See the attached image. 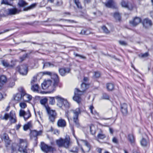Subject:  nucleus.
<instances>
[{
    "label": "nucleus",
    "mask_w": 153,
    "mask_h": 153,
    "mask_svg": "<svg viewBox=\"0 0 153 153\" xmlns=\"http://www.w3.org/2000/svg\"><path fill=\"white\" fill-rule=\"evenodd\" d=\"M89 88V85L83 83L81 85V90L76 88L74 91V96L73 97L74 100L79 103L80 102L81 98V96L82 95L85 91Z\"/></svg>",
    "instance_id": "obj_1"
},
{
    "label": "nucleus",
    "mask_w": 153,
    "mask_h": 153,
    "mask_svg": "<svg viewBox=\"0 0 153 153\" xmlns=\"http://www.w3.org/2000/svg\"><path fill=\"white\" fill-rule=\"evenodd\" d=\"M56 143L59 147H64L66 148H68L71 143L70 139L69 136H67L65 139L60 138L57 140Z\"/></svg>",
    "instance_id": "obj_2"
},
{
    "label": "nucleus",
    "mask_w": 153,
    "mask_h": 153,
    "mask_svg": "<svg viewBox=\"0 0 153 153\" xmlns=\"http://www.w3.org/2000/svg\"><path fill=\"white\" fill-rule=\"evenodd\" d=\"M71 111L73 114V120L75 126L77 127L80 126V125L78 119L79 115L80 114L81 111L79 108H77L74 110H72Z\"/></svg>",
    "instance_id": "obj_3"
},
{
    "label": "nucleus",
    "mask_w": 153,
    "mask_h": 153,
    "mask_svg": "<svg viewBox=\"0 0 153 153\" xmlns=\"http://www.w3.org/2000/svg\"><path fill=\"white\" fill-rule=\"evenodd\" d=\"M55 98L57 101V105L59 107L62 108L63 106L65 108L69 107V104L66 100L59 96H56Z\"/></svg>",
    "instance_id": "obj_4"
},
{
    "label": "nucleus",
    "mask_w": 153,
    "mask_h": 153,
    "mask_svg": "<svg viewBox=\"0 0 153 153\" xmlns=\"http://www.w3.org/2000/svg\"><path fill=\"white\" fill-rule=\"evenodd\" d=\"M42 87L43 89L45 90L48 88L50 90L48 92V93L53 92L54 90H53V83L52 80H48L45 81L42 84Z\"/></svg>",
    "instance_id": "obj_5"
},
{
    "label": "nucleus",
    "mask_w": 153,
    "mask_h": 153,
    "mask_svg": "<svg viewBox=\"0 0 153 153\" xmlns=\"http://www.w3.org/2000/svg\"><path fill=\"white\" fill-rule=\"evenodd\" d=\"M46 109L48 113L49 120L53 122L56 117L57 114L54 110L51 109L49 106H46Z\"/></svg>",
    "instance_id": "obj_6"
},
{
    "label": "nucleus",
    "mask_w": 153,
    "mask_h": 153,
    "mask_svg": "<svg viewBox=\"0 0 153 153\" xmlns=\"http://www.w3.org/2000/svg\"><path fill=\"white\" fill-rule=\"evenodd\" d=\"M27 144V143L26 140L19 139V151L21 152L25 153Z\"/></svg>",
    "instance_id": "obj_7"
},
{
    "label": "nucleus",
    "mask_w": 153,
    "mask_h": 153,
    "mask_svg": "<svg viewBox=\"0 0 153 153\" xmlns=\"http://www.w3.org/2000/svg\"><path fill=\"white\" fill-rule=\"evenodd\" d=\"M19 115L20 117H23L25 120L31 116V114L29 110L27 111H25L24 110L21 109L19 112Z\"/></svg>",
    "instance_id": "obj_8"
},
{
    "label": "nucleus",
    "mask_w": 153,
    "mask_h": 153,
    "mask_svg": "<svg viewBox=\"0 0 153 153\" xmlns=\"http://www.w3.org/2000/svg\"><path fill=\"white\" fill-rule=\"evenodd\" d=\"M41 149L42 151L46 153L53 152L55 149L54 148L49 146L44 143H41Z\"/></svg>",
    "instance_id": "obj_9"
},
{
    "label": "nucleus",
    "mask_w": 153,
    "mask_h": 153,
    "mask_svg": "<svg viewBox=\"0 0 153 153\" xmlns=\"http://www.w3.org/2000/svg\"><path fill=\"white\" fill-rule=\"evenodd\" d=\"M19 91L22 93V98L24 101H28L30 100L32 98V96L28 94H26L22 88H21L19 90Z\"/></svg>",
    "instance_id": "obj_10"
},
{
    "label": "nucleus",
    "mask_w": 153,
    "mask_h": 153,
    "mask_svg": "<svg viewBox=\"0 0 153 153\" xmlns=\"http://www.w3.org/2000/svg\"><path fill=\"white\" fill-rule=\"evenodd\" d=\"M42 133V130L39 131L36 130L32 131L30 133V137L32 139H33L37 141L38 138L37 136L41 135Z\"/></svg>",
    "instance_id": "obj_11"
},
{
    "label": "nucleus",
    "mask_w": 153,
    "mask_h": 153,
    "mask_svg": "<svg viewBox=\"0 0 153 153\" xmlns=\"http://www.w3.org/2000/svg\"><path fill=\"white\" fill-rule=\"evenodd\" d=\"M17 69L22 75H26L27 72V67L26 65H24L17 67Z\"/></svg>",
    "instance_id": "obj_12"
},
{
    "label": "nucleus",
    "mask_w": 153,
    "mask_h": 153,
    "mask_svg": "<svg viewBox=\"0 0 153 153\" xmlns=\"http://www.w3.org/2000/svg\"><path fill=\"white\" fill-rule=\"evenodd\" d=\"M51 78L53 80L52 81L53 83V90H54L55 88L58 85V77L57 75L54 73L52 72V75H51Z\"/></svg>",
    "instance_id": "obj_13"
},
{
    "label": "nucleus",
    "mask_w": 153,
    "mask_h": 153,
    "mask_svg": "<svg viewBox=\"0 0 153 153\" xmlns=\"http://www.w3.org/2000/svg\"><path fill=\"white\" fill-rule=\"evenodd\" d=\"M141 21L140 18L138 17H135L132 20L129 22L130 24L132 26L135 27L138 25Z\"/></svg>",
    "instance_id": "obj_14"
},
{
    "label": "nucleus",
    "mask_w": 153,
    "mask_h": 153,
    "mask_svg": "<svg viewBox=\"0 0 153 153\" xmlns=\"http://www.w3.org/2000/svg\"><path fill=\"white\" fill-rule=\"evenodd\" d=\"M17 61L16 60H11V62H13V64H10L7 60H3L1 61V63L5 67H13L16 65Z\"/></svg>",
    "instance_id": "obj_15"
},
{
    "label": "nucleus",
    "mask_w": 153,
    "mask_h": 153,
    "mask_svg": "<svg viewBox=\"0 0 153 153\" xmlns=\"http://www.w3.org/2000/svg\"><path fill=\"white\" fill-rule=\"evenodd\" d=\"M142 24L143 27L146 28L150 27L152 25L151 21L148 19H144L143 21Z\"/></svg>",
    "instance_id": "obj_16"
},
{
    "label": "nucleus",
    "mask_w": 153,
    "mask_h": 153,
    "mask_svg": "<svg viewBox=\"0 0 153 153\" xmlns=\"http://www.w3.org/2000/svg\"><path fill=\"white\" fill-rule=\"evenodd\" d=\"M21 10L16 8H10L7 9L8 14L10 15H13L19 13Z\"/></svg>",
    "instance_id": "obj_17"
},
{
    "label": "nucleus",
    "mask_w": 153,
    "mask_h": 153,
    "mask_svg": "<svg viewBox=\"0 0 153 153\" xmlns=\"http://www.w3.org/2000/svg\"><path fill=\"white\" fill-rule=\"evenodd\" d=\"M121 4L123 7L127 8L129 10H131L133 9V6L131 4H128L127 2L124 1H123L121 3Z\"/></svg>",
    "instance_id": "obj_18"
},
{
    "label": "nucleus",
    "mask_w": 153,
    "mask_h": 153,
    "mask_svg": "<svg viewBox=\"0 0 153 153\" xmlns=\"http://www.w3.org/2000/svg\"><path fill=\"white\" fill-rule=\"evenodd\" d=\"M141 145L143 147H146L149 145V142L148 139L143 138L140 141Z\"/></svg>",
    "instance_id": "obj_19"
},
{
    "label": "nucleus",
    "mask_w": 153,
    "mask_h": 153,
    "mask_svg": "<svg viewBox=\"0 0 153 153\" xmlns=\"http://www.w3.org/2000/svg\"><path fill=\"white\" fill-rule=\"evenodd\" d=\"M59 73L62 76H64L66 73H68L70 71L69 68H61L59 70Z\"/></svg>",
    "instance_id": "obj_20"
},
{
    "label": "nucleus",
    "mask_w": 153,
    "mask_h": 153,
    "mask_svg": "<svg viewBox=\"0 0 153 153\" xmlns=\"http://www.w3.org/2000/svg\"><path fill=\"white\" fill-rule=\"evenodd\" d=\"M121 111L123 114H125L127 113V105L125 103L123 104L121 106Z\"/></svg>",
    "instance_id": "obj_21"
},
{
    "label": "nucleus",
    "mask_w": 153,
    "mask_h": 153,
    "mask_svg": "<svg viewBox=\"0 0 153 153\" xmlns=\"http://www.w3.org/2000/svg\"><path fill=\"white\" fill-rule=\"evenodd\" d=\"M57 125L58 126L64 127L66 126V123L65 121L62 119H59L57 122Z\"/></svg>",
    "instance_id": "obj_22"
},
{
    "label": "nucleus",
    "mask_w": 153,
    "mask_h": 153,
    "mask_svg": "<svg viewBox=\"0 0 153 153\" xmlns=\"http://www.w3.org/2000/svg\"><path fill=\"white\" fill-rule=\"evenodd\" d=\"M22 98V93H17L13 97L14 100L16 101H20Z\"/></svg>",
    "instance_id": "obj_23"
},
{
    "label": "nucleus",
    "mask_w": 153,
    "mask_h": 153,
    "mask_svg": "<svg viewBox=\"0 0 153 153\" xmlns=\"http://www.w3.org/2000/svg\"><path fill=\"white\" fill-rule=\"evenodd\" d=\"M97 137L98 139H103L106 137L105 134L103 133V131L101 129H100V131L97 135Z\"/></svg>",
    "instance_id": "obj_24"
},
{
    "label": "nucleus",
    "mask_w": 153,
    "mask_h": 153,
    "mask_svg": "<svg viewBox=\"0 0 153 153\" xmlns=\"http://www.w3.org/2000/svg\"><path fill=\"white\" fill-rule=\"evenodd\" d=\"M80 140L87 147V152H88L90 150L91 147L90 144L86 140Z\"/></svg>",
    "instance_id": "obj_25"
},
{
    "label": "nucleus",
    "mask_w": 153,
    "mask_h": 153,
    "mask_svg": "<svg viewBox=\"0 0 153 153\" xmlns=\"http://www.w3.org/2000/svg\"><path fill=\"white\" fill-rule=\"evenodd\" d=\"M10 120L12 123H14L16 122L14 114L11 112H10Z\"/></svg>",
    "instance_id": "obj_26"
},
{
    "label": "nucleus",
    "mask_w": 153,
    "mask_h": 153,
    "mask_svg": "<svg viewBox=\"0 0 153 153\" xmlns=\"http://www.w3.org/2000/svg\"><path fill=\"white\" fill-rule=\"evenodd\" d=\"M7 81V79L5 76L1 75L0 76V84L3 85Z\"/></svg>",
    "instance_id": "obj_27"
},
{
    "label": "nucleus",
    "mask_w": 153,
    "mask_h": 153,
    "mask_svg": "<svg viewBox=\"0 0 153 153\" xmlns=\"http://www.w3.org/2000/svg\"><path fill=\"white\" fill-rule=\"evenodd\" d=\"M48 101V99L46 97H45L43 99H41L40 100V102L41 104L44 105L45 108L46 106H49L47 104Z\"/></svg>",
    "instance_id": "obj_28"
},
{
    "label": "nucleus",
    "mask_w": 153,
    "mask_h": 153,
    "mask_svg": "<svg viewBox=\"0 0 153 153\" xmlns=\"http://www.w3.org/2000/svg\"><path fill=\"white\" fill-rule=\"evenodd\" d=\"M114 3L113 1L110 0L105 4V5L106 7H108L112 8L114 6Z\"/></svg>",
    "instance_id": "obj_29"
},
{
    "label": "nucleus",
    "mask_w": 153,
    "mask_h": 153,
    "mask_svg": "<svg viewBox=\"0 0 153 153\" xmlns=\"http://www.w3.org/2000/svg\"><path fill=\"white\" fill-rule=\"evenodd\" d=\"M32 126V123L31 121L27 123L26 124H25L23 126V129L25 131H26L29 129Z\"/></svg>",
    "instance_id": "obj_30"
},
{
    "label": "nucleus",
    "mask_w": 153,
    "mask_h": 153,
    "mask_svg": "<svg viewBox=\"0 0 153 153\" xmlns=\"http://www.w3.org/2000/svg\"><path fill=\"white\" fill-rule=\"evenodd\" d=\"M128 139L131 143H134L135 142V138L134 135L132 134H129L128 135Z\"/></svg>",
    "instance_id": "obj_31"
},
{
    "label": "nucleus",
    "mask_w": 153,
    "mask_h": 153,
    "mask_svg": "<svg viewBox=\"0 0 153 153\" xmlns=\"http://www.w3.org/2000/svg\"><path fill=\"white\" fill-rule=\"evenodd\" d=\"M27 4L24 0H19L18 4L20 7H23L27 5Z\"/></svg>",
    "instance_id": "obj_32"
},
{
    "label": "nucleus",
    "mask_w": 153,
    "mask_h": 153,
    "mask_svg": "<svg viewBox=\"0 0 153 153\" xmlns=\"http://www.w3.org/2000/svg\"><path fill=\"white\" fill-rule=\"evenodd\" d=\"M39 87L37 84H35L34 85H32L31 87V90L34 92H36L38 93H39L38 90Z\"/></svg>",
    "instance_id": "obj_33"
},
{
    "label": "nucleus",
    "mask_w": 153,
    "mask_h": 153,
    "mask_svg": "<svg viewBox=\"0 0 153 153\" xmlns=\"http://www.w3.org/2000/svg\"><path fill=\"white\" fill-rule=\"evenodd\" d=\"M90 132L92 135H94L96 132L95 128L94 125L91 124L90 126Z\"/></svg>",
    "instance_id": "obj_34"
},
{
    "label": "nucleus",
    "mask_w": 153,
    "mask_h": 153,
    "mask_svg": "<svg viewBox=\"0 0 153 153\" xmlns=\"http://www.w3.org/2000/svg\"><path fill=\"white\" fill-rule=\"evenodd\" d=\"M107 88L108 91H112L114 88V85L113 84L111 83H109L107 84Z\"/></svg>",
    "instance_id": "obj_35"
},
{
    "label": "nucleus",
    "mask_w": 153,
    "mask_h": 153,
    "mask_svg": "<svg viewBox=\"0 0 153 153\" xmlns=\"http://www.w3.org/2000/svg\"><path fill=\"white\" fill-rule=\"evenodd\" d=\"M43 64V68L45 67H52L54 66V65L53 64L49 62H46L44 63Z\"/></svg>",
    "instance_id": "obj_36"
},
{
    "label": "nucleus",
    "mask_w": 153,
    "mask_h": 153,
    "mask_svg": "<svg viewBox=\"0 0 153 153\" xmlns=\"http://www.w3.org/2000/svg\"><path fill=\"white\" fill-rule=\"evenodd\" d=\"M36 3L33 4L26 8L24 9L23 10L24 11H27L28 10L31 9H33V8H35L36 7Z\"/></svg>",
    "instance_id": "obj_37"
},
{
    "label": "nucleus",
    "mask_w": 153,
    "mask_h": 153,
    "mask_svg": "<svg viewBox=\"0 0 153 153\" xmlns=\"http://www.w3.org/2000/svg\"><path fill=\"white\" fill-rule=\"evenodd\" d=\"M114 17L117 20L119 21H120L121 19L120 16V13L118 12L114 13Z\"/></svg>",
    "instance_id": "obj_38"
},
{
    "label": "nucleus",
    "mask_w": 153,
    "mask_h": 153,
    "mask_svg": "<svg viewBox=\"0 0 153 153\" xmlns=\"http://www.w3.org/2000/svg\"><path fill=\"white\" fill-rule=\"evenodd\" d=\"M49 98L50 99L49 100V103L51 105H53L55 104V97H49Z\"/></svg>",
    "instance_id": "obj_39"
},
{
    "label": "nucleus",
    "mask_w": 153,
    "mask_h": 153,
    "mask_svg": "<svg viewBox=\"0 0 153 153\" xmlns=\"http://www.w3.org/2000/svg\"><path fill=\"white\" fill-rule=\"evenodd\" d=\"M74 2L78 8L79 9L82 8V6L79 0H74Z\"/></svg>",
    "instance_id": "obj_40"
},
{
    "label": "nucleus",
    "mask_w": 153,
    "mask_h": 153,
    "mask_svg": "<svg viewBox=\"0 0 153 153\" xmlns=\"http://www.w3.org/2000/svg\"><path fill=\"white\" fill-rule=\"evenodd\" d=\"M1 137L2 140H3L4 141L9 139L8 135L6 133L3 134V135L1 136Z\"/></svg>",
    "instance_id": "obj_41"
},
{
    "label": "nucleus",
    "mask_w": 153,
    "mask_h": 153,
    "mask_svg": "<svg viewBox=\"0 0 153 153\" xmlns=\"http://www.w3.org/2000/svg\"><path fill=\"white\" fill-rule=\"evenodd\" d=\"M149 53L147 52L145 53H141L139 55V57L142 58H145L149 56Z\"/></svg>",
    "instance_id": "obj_42"
},
{
    "label": "nucleus",
    "mask_w": 153,
    "mask_h": 153,
    "mask_svg": "<svg viewBox=\"0 0 153 153\" xmlns=\"http://www.w3.org/2000/svg\"><path fill=\"white\" fill-rule=\"evenodd\" d=\"M1 4L10 5L9 2V0H1Z\"/></svg>",
    "instance_id": "obj_43"
},
{
    "label": "nucleus",
    "mask_w": 153,
    "mask_h": 153,
    "mask_svg": "<svg viewBox=\"0 0 153 153\" xmlns=\"http://www.w3.org/2000/svg\"><path fill=\"white\" fill-rule=\"evenodd\" d=\"M89 109L90 110L91 113L93 114H97V112L95 111H93V110L94 109V107L93 106V105H91L89 107Z\"/></svg>",
    "instance_id": "obj_44"
},
{
    "label": "nucleus",
    "mask_w": 153,
    "mask_h": 153,
    "mask_svg": "<svg viewBox=\"0 0 153 153\" xmlns=\"http://www.w3.org/2000/svg\"><path fill=\"white\" fill-rule=\"evenodd\" d=\"M102 30H103L104 32L106 33H109V31L108 30L106 27L104 26L102 27Z\"/></svg>",
    "instance_id": "obj_45"
},
{
    "label": "nucleus",
    "mask_w": 153,
    "mask_h": 153,
    "mask_svg": "<svg viewBox=\"0 0 153 153\" xmlns=\"http://www.w3.org/2000/svg\"><path fill=\"white\" fill-rule=\"evenodd\" d=\"M70 151L74 153H77L78 152V149L76 146H75Z\"/></svg>",
    "instance_id": "obj_46"
},
{
    "label": "nucleus",
    "mask_w": 153,
    "mask_h": 153,
    "mask_svg": "<svg viewBox=\"0 0 153 153\" xmlns=\"http://www.w3.org/2000/svg\"><path fill=\"white\" fill-rule=\"evenodd\" d=\"M37 80V76H35L33 77V79L31 80V83L32 85L35 82H36Z\"/></svg>",
    "instance_id": "obj_47"
},
{
    "label": "nucleus",
    "mask_w": 153,
    "mask_h": 153,
    "mask_svg": "<svg viewBox=\"0 0 153 153\" xmlns=\"http://www.w3.org/2000/svg\"><path fill=\"white\" fill-rule=\"evenodd\" d=\"M52 72H50L49 71H44L42 72V74L43 75H48L50 76L51 75H52Z\"/></svg>",
    "instance_id": "obj_48"
},
{
    "label": "nucleus",
    "mask_w": 153,
    "mask_h": 153,
    "mask_svg": "<svg viewBox=\"0 0 153 153\" xmlns=\"http://www.w3.org/2000/svg\"><path fill=\"white\" fill-rule=\"evenodd\" d=\"M27 54H25L23 55L22 56H21L20 57V59L21 60V62H22L23 61H24L25 59L27 57Z\"/></svg>",
    "instance_id": "obj_49"
},
{
    "label": "nucleus",
    "mask_w": 153,
    "mask_h": 153,
    "mask_svg": "<svg viewBox=\"0 0 153 153\" xmlns=\"http://www.w3.org/2000/svg\"><path fill=\"white\" fill-rule=\"evenodd\" d=\"M20 106L22 108H24L27 106L26 104L24 102H21L20 103Z\"/></svg>",
    "instance_id": "obj_50"
},
{
    "label": "nucleus",
    "mask_w": 153,
    "mask_h": 153,
    "mask_svg": "<svg viewBox=\"0 0 153 153\" xmlns=\"http://www.w3.org/2000/svg\"><path fill=\"white\" fill-rule=\"evenodd\" d=\"M102 98L104 99L108 100L109 99V96L106 94H103Z\"/></svg>",
    "instance_id": "obj_51"
},
{
    "label": "nucleus",
    "mask_w": 153,
    "mask_h": 153,
    "mask_svg": "<svg viewBox=\"0 0 153 153\" xmlns=\"http://www.w3.org/2000/svg\"><path fill=\"white\" fill-rule=\"evenodd\" d=\"M100 73L99 72L97 71L94 73V76L96 78H98L100 76Z\"/></svg>",
    "instance_id": "obj_52"
},
{
    "label": "nucleus",
    "mask_w": 153,
    "mask_h": 153,
    "mask_svg": "<svg viewBox=\"0 0 153 153\" xmlns=\"http://www.w3.org/2000/svg\"><path fill=\"white\" fill-rule=\"evenodd\" d=\"M119 43L122 45H127V43L123 41H119Z\"/></svg>",
    "instance_id": "obj_53"
},
{
    "label": "nucleus",
    "mask_w": 153,
    "mask_h": 153,
    "mask_svg": "<svg viewBox=\"0 0 153 153\" xmlns=\"http://www.w3.org/2000/svg\"><path fill=\"white\" fill-rule=\"evenodd\" d=\"M8 118L10 119V114L9 115L7 114H5L4 116V119L5 120H7Z\"/></svg>",
    "instance_id": "obj_54"
},
{
    "label": "nucleus",
    "mask_w": 153,
    "mask_h": 153,
    "mask_svg": "<svg viewBox=\"0 0 153 153\" xmlns=\"http://www.w3.org/2000/svg\"><path fill=\"white\" fill-rule=\"evenodd\" d=\"M113 142L116 143H118L117 139L115 137H114L112 139Z\"/></svg>",
    "instance_id": "obj_55"
},
{
    "label": "nucleus",
    "mask_w": 153,
    "mask_h": 153,
    "mask_svg": "<svg viewBox=\"0 0 153 153\" xmlns=\"http://www.w3.org/2000/svg\"><path fill=\"white\" fill-rule=\"evenodd\" d=\"M75 55L76 56H79V57L82 58V59H85V57L83 56H82V55H79V54H75Z\"/></svg>",
    "instance_id": "obj_56"
},
{
    "label": "nucleus",
    "mask_w": 153,
    "mask_h": 153,
    "mask_svg": "<svg viewBox=\"0 0 153 153\" xmlns=\"http://www.w3.org/2000/svg\"><path fill=\"white\" fill-rule=\"evenodd\" d=\"M7 145H9L10 143V141L9 139L4 141Z\"/></svg>",
    "instance_id": "obj_57"
},
{
    "label": "nucleus",
    "mask_w": 153,
    "mask_h": 153,
    "mask_svg": "<svg viewBox=\"0 0 153 153\" xmlns=\"http://www.w3.org/2000/svg\"><path fill=\"white\" fill-rule=\"evenodd\" d=\"M86 30H81L80 34L82 35H85Z\"/></svg>",
    "instance_id": "obj_58"
},
{
    "label": "nucleus",
    "mask_w": 153,
    "mask_h": 153,
    "mask_svg": "<svg viewBox=\"0 0 153 153\" xmlns=\"http://www.w3.org/2000/svg\"><path fill=\"white\" fill-rule=\"evenodd\" d=\"M91 0H84V2L85 3H89L91 2Z\"/></svg>",
    "instance_id": "obj_59"
},
{
    "label": "nucleus",
    "mask_w": 153,
    "mask_h": 153,
    "mask_svg": "<svg viewBox=\"0 0 153 153\" xmlns=\"http://www.w3.org/2000/svg\"><path fill=\"white\" fill-rule=\"evenodd\" d=\"M90 32L88 30H86L85 32V35H88L90 34Z\"/></svg>",
    "instance_id": "obj_60"
},
{
    "label": "nucleus",
    "mask_w": 153,
    "mask_h": 153,
    "mask_svg": "<svg viewBox=\"0 0 153 153\" xmlns=\"http://www.w3.org/2000/svg\"><path fill=\"white\" fill-rule=\"evenodd\" d=\"M109 130L110 133L111 134H112L113 132V129L111 128H109Z\"/></svg>",
    "instance_id": "obj_61"
},
{
    "label": "nucleus",
    "mask_w": 153,
    "mask_h": 153,
    "mask_svg": "<svg viewBox=\"0 0 153 153\" xmlns=\"http://www.w3.org/2000/svg\"><path fill=\"white\" fill-rule=\"evenodd\" d=\"M64 20L65 21H68V22H71V23L74 22V21L73 20Z\"/></svg>",
    "instance_id": "obj_62"
},
{
    "label": "nucleus",
    "mask_w": 153,
    "mask_h": 153,
    "mask_svg": "<svg viewBox=\"0 0 153 153\" xmlns=\"http://www.w3.org/2000/svg\"><path fill=\"white\" fill-rule=\"evenodd\" d=\"M21 126V125L20 124H18V125L16 126V129L17 130H18Z\"/></svg>",
    "instance_id": "obj_63"
},
{
    "label": "nucleus",
    "mask_w": 153,
    "mask_h": 153,
    "mask_svg": "<svg viewBox=\"0 0 153 153\" xmlns=\"http://www.w3.org/2000/svg\"><path fill=\"white\" fill-rule=\"evenodd\" d=\"M102 149L100 148H99L98 149L97 151L99 153H101Z\"/></svg>",
    "instance_id": "obj_64"
}]
</instances>
